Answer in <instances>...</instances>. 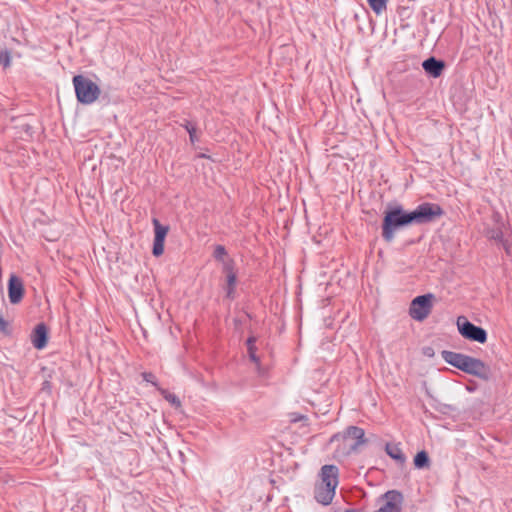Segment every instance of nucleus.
<instances>
[{"mask_svg":"<svg viewBox=\"0 0 512 512\" xmlns=\"http://www.w3.org/2000/svg\"><path fill=\"white\" fill-rule=\"evenodd\" d=\"M486 235L489 239L495 240L497 242L503 241V231L500 225H497L494 228L488 229Z\"/></svg>","mask_w":512,"mask_h":512,"instance_id":"nucleus-18","label":"nucleus"},{"mask_svg":"<svg viewBox=\"0 0 512 512\" xmlns=\"http://www.w3.org/2000/svg\"><path fill=\"white\" fill-rule=\"evenodd\" d=\"M152 223L155 233L152 253L154 256L159 257L164 252V242L169 231V227L162 225L156 218L152 220Z\"/></svg>","mask_w":512,"mask_h":512,"instance_id":"nucleus-9","label":"nucleus"},{"mask_svg":"<svg viewBox=\"0 0 512 512\" xmlns=\"http://www.w3.org/2000/svg\"><path fill=\"white\" fill-rule=\"evenodd\" d=\"M414 465L417 468H424L429 465V457L425 451H420L414 458Z\"/></svg>","mask_w":512,"mask_h":512,"instance_id":"nucleus-16","label":"nucleus"},{"mask_svg":"<svg viewBox=\"0 0 512 512\" xmlns=\"http://www.w3.org/2000/svg\"><path fill=\"white\" fill-rule=\"evenodd\" d=\"M457 327L460 334L471 341L485 343L487 341V332L479 326L468 321L464 316L457 319Z\"/></svg>","mask_w":512,"mask_h":512,"instance_id":"nucleus-7","label":"nucleus"},{"mask_svg":"<svg viewBox=\"0 0 512 512\" xmlns=\"http://www.w3.org/2000/svg\"><path fill=\"white\" fill-rule=\"evenodd\" d=\"M374 512H377V510H376V511H374Z\"/></svg>","mask_w":512,"mask_h":512,"instance_id":"nucleus-30","label":"nucleus"},{"mask_svg":"<svg viewBox=\"0 0 512 512\" xmlns=\"http://www.w3.org/2000/svg\"><path fill=\"white\" fill-rule=\"evenodd\" d=\"M8 323L4 320L2 314L0 313V331H5Z\"/></svg>","mask_w":512,"mask_h":512,"instance_id":"nucleus-25","label":"nucleus"},{"mask_svg":"<svg viewBox=\"0 0 512 512\" xmlns=\"http://www.w3.org/2000/svg\"><path fill=\"white\" fill-rule=\"evenodd\" d=\"M32 343L37 349H43L47 344V327L39 323L32 333Z\"/></svg>","mask_w":512,"mask_h":512,"instance_id":"nucleus-12","label":"nucleus"},{"mask_svg":"<svg viewBox=\"0 0 512 512\" xmlns=\"http://www.w3.org/2000/svg\"><path fill=\"white\" fill-rule=\"evenodd\" d=\"M344 512H359L357 509H346Z\"/></svg>","mask_w":512,"mask_h":512,"instance_id":"nucleus-27","label":"nucleus"},{"mask_svg":"<svg viewBox=\"0 0 512 512\" xmlns=\"http://www.w3.org/2000/svg\"><path fill=\"white\" fill-rule=\"evenodd\" d=\"M338 442L336 452L339 456H348L358 450L366 443L365 432L357 426H349L343 433L334 434L330 438V443Z\"/></svg>","mask_w":512,"mask_h":512,"instance_id":"nucleus-4","label":"nucleus"},{"mask_svg":"<svg viewBox=\"0 0 512 512\" xmlns=\"http://www.w3.org/2000/svg\"><path fill=\"white\" fill-rule=\"evenodd\" d=\"M422 67L427 74L437 78L442 74L445 68V63L435 57H430L422 63Z\"/></svg>","mask_w":512,"mask_h":512,"instance_id":"nucleus-11","label":"nucleus"},{"mask_svg":"<svg viewBox=\"0 0 512 512\" xmlns=\"http://www.w3.org/2000/svg\"><path fill=\"white\" fill-rule=\"evenodd\" d=\"M182 126L189 133V137H190L191 143L194 144L196 141H198V137L196 136V126H195V124L191 123L188 120H185V122L182 124Z\"/></svg>","mask_w":512,"mask_h":512,"instance_id":"nucleus-20","label":"nucleus"},{"mask_svg":"<svg viewBox=\"0 0 512 512\" xmlns=\"http://www.w3.org/2000/svg\"><path fill=\"white\" fill-rule=\"evenodd\" d=\"M256 338L255 337H249L247 339V349L250 359L257 365H259L260 360L258 356L256 355V347H255Z\"/></svg>","mask_w":512,"mask_h":512,"instance_id":"nucleus-15","label":"nucleus"},{"mask_svg":"<svg viewBox=\"0 0 512 512\" xmlns=\"http://www.w3.org/2000/svg\"><path fill=\"white\" fill-rule=\"evenodd\" d=\"M320 476L321 481L315 485L314 497L318 503L329 505L338 485V468L334 465H324Z\"/></svg>","mask_w":512,"mask_h":512,"instance_id":"nucleus-3","label":"nucleus"},{"mask_svg":"<svg viewBox=\"0 0 512 512\" xmlns=\"http://www.w3.org/2000/svg\"><path fill=\"white\" fill-rule=\"evenodd\" d=\"M432 299V294H425L414 298L409 308L410 317L420 322L425 320L431 313Z\"/></svg>","mask_w":512,"mask_h":512,"instance_id":"nucleus-6","label":"nucleus"},{"mask_svg":"<svg viewBox=\"0 0 512 512\" xmlns=\"http://www.w3.org/2000/svg\"><path fill=\"white\" fill-rule=\"evenodd\" d=\"M444 211L436 203L424 202L411 212H406L402 206L396 205L385 211L382 223V237L385 241L393 240L395 231L411 224H427L434 222L443 215Z\"/></svg>","mask_w":512,"mask_h":512,"instance_id":"nucleus-1","label":"nucleus"},{"mask_svg":"<svg viewBox=\"0 0 512 512\" xmlns=\"http://www.w3.org/2000/svg\"><path fill=\"white\" fill-rule=\"evenodd\" d=\"M495 218H497V220L500 218V215L497 213L495 214Z\"/></svg>","mask_w":512,"mask_h":512,"instance_id":"nucleus-29","label":"nucleus"},{"mask_svg":"<svg viewBox=\"0 0 512 512\" xmlns=\"http://www.w3.org/2000/svg\"><path fill=\"white\" fill-rule=\"evenodd\" d=\"M500 243L502 244V246L505 249V251L509 254L510 253V246L508 244V241L503 239V241H500Z\"/></svg>","mask_w":512,"mask_h":512,"instance_id":"nucleus-26","label":"nucleus"},{"mask_svg":"<svg viewBox=\"0 0 512 512\" xmlns=\"http://www.w3.org/2000/svg\"><path fill=\"white\" fill-rule=\"evenodd\" d=\"M142 377H143V379L146 382L152 383L154 386H157L156 377H155V375L153 373H151V372H144L142 374Z\"/></svg>","mask_w":512,"mask_h":512,"instance_id":"nucleus-24","label":"nucleus"},{"mask_svg":"<svg viewBox=\"0 0 512 512\" xmlns=\"http://www.w3.org/2000/svg\"><path fill=\"white\" fill-rule=\"evenodd\" d=\"M73 85L76 93L77 100L82 104H92L100 96V88L91 79L83 76L76 75L73 77Z\"/></svg>","mask_w":512,"mask_h":512,"instance_id":"nucleus-5","label":"nucleus"},{"mask_svg":"<svg viewBox=\"0 0 512 512\" xmlns=\"http://www.w3.org/2000/svg\"><path fill=\"white\" fill-rule=\"evenodd\" d=\"M158 390L160 391L161 395L171 404L173 405L174 407L178 408L181 406V401L179 400V398L173 394V393H170L169 391L165 390V389H162V388H158Z\"/></svg>","mask_w":512,"mask_h":512,"instance_id":"nucleus-17","label":"nucleus"},{"mask_svg":"<svg viewBox=\"0 0 512 512\" xmlns=\"http://www.w3.org/2000/svg\"><path fill=\"white\" fill-rule=\"evenodd\" d=\"M441 357L446 363L467 374L473 375L482 380H488L490 378V367L478 358L448 350H443L441 352Z\"/></svg>","mask_w":512,"mask_h":512,"instance_id":"nucleus-2","label":"nucleus"},{"mask_svg":"<svg viewBox=\"0 0 512 512\" xmlns=\"http://www.w3.org/2000/svg\"><path fill=\"white\" fill-rule=\"evenodd\" d=\"M24 295L22 280L16 275H11L8 282V297L12 304L19 303Z\"/></svg>","mask_w":512,"mask_h":512,"instance_id":"nucleus-10","label":"nucleus"},{"mask_svg":"<svg viewBox=\"0 0 512 512\" xmlns=\"http://www.w3.org/2000/svg\"><path fill=\"white\" fill-rule=\"evenodd\" d=\"M388 0H368L370 8L377 15H380L387 9Z\"/></svg>","mask_w":512,"mask_h":512,"instance_id":"nucleus-14","label":"nucleus"},{"mask_svg":"<svg viewBox=\"0 0 512 512\" xmlns=\"http://www.w3.org/2000/svg\"><path fill=\"white\" fill-rule=\"evenodd\" d=\"M226 281H227V287H226L227 297L232 298L235 287H236V282H237L236 274L227 275Z\"/></svg>","mask_w":512,"mask_h":512,"instance_id":"nucleus-19","label":"nucleus"},{"mask_svg":"<svg viewBox=\"0 0 512 512\" xmlns=\"http://www.w3.org/2000/svg\"><path fill=\"white\" fill-rule=\"evenodd\" d=\"M227 252H226V249L224 246L222 245H217L215 247V250H214V253H213V256L216 260H221L223 261V258L226 256Z\"/></svg>","mask_w":512,"mask_h":512,"instance_id":"nucleus-22","label":"nucleus"},{"mask_svg":"<svg viewBox=\"0 0 512 512\" xmlns=\"http://www.w3.org/2000/svg\"><path fill=\"white\" fill-rule=\"evenodd\" d=\"M11 63V56L10 53L5 51H0V65H3L4 68H7L10 66Z\"/></svg>","mask_w":512,"mask_h":512,"instance_id":"nucleus-21","label":"nucleus"},{"mask_svg":"<svg viewBox=\"0 0 512 512\" xmlns=\"http://www.w3.org/2000/svg\"><path fill=\"white\" fill-rule=\"evenodd\" d=\"M403 494L398 490H389L380 496L378 502H382L377 512H401Z\"/></svg>","mask_w":512,"mask_h":512,"instance_id":"nucleus-8","label":"nucleus"},{"mask_svg":"<svg viewBox=\"0 0 512 512\" xmlns=\"http://www.w3.org/2000/svg\"><path fill=\"white\" fill-rule=\"evenodd\" d=\"M223 273L227 276L229 274H236L234 271L233 260L223 261Z\"/></svg>","mask_w":512,"mask_h":512,"instance_id":"nucleus-23","label":"nucleus"},{"mask_svg":"<svg viewBox=\"0 0 512 512\" xmlns=\"http://www.w3.org/2000/svg\"><path fill=\"white\" fill-rule=\"evenodd\" d=\"M385 451L392 459L401 464L406 460L401 448L396 444H386Z\"/></svg>","mask_w":512,"mask_h":512,"instance_id":"nucleus-13","label":"nucleus"},{"mask_svg":"<svg viewBox=\"0 0 512 512\" xmlns=\"http://www.w3.org/2000/svg\"><path fill=\"white\" fill-rule=\"evenodd\" d=\"M303 418H304V416H300L299 418L294 419L293 421H297V420H300V419H303Z\"/></svg>","mask_w":512,"mask_h":512,"instance_id":"nucleus-28","label":"nucleus"}]
</instances>
